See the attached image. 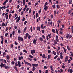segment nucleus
Instances as JSON below:
<instances>
[{
	"mask_svg": "<svg viewBox=\"0 0 73 73\" xmlns=\"http://www.w3.org/2000/svg\"><path fill=\"white\" fill-rule=\"evenodd\" d=\"M6 16V20H7L8 19V15H7Z\"/></svg>",
	"mask_w": 73,
	"mask_h": 73,
	"instance_id": "obj_55",
	"label": "nucleus"
},
{
	"mask_svg": "<svg viewBox=\"0 0 73 73\" xmlns=\"http://www.w3.org/2000/svg\"><path fill=\"white\" fill-rule=\"evenodd\" d=\"M33 42L34 45H36V39H34V40Z\"/></svg>",
	"mask_w": 73,
	"mask_h": 73,
	"instance_id": "obj_9",
	"label": "nucleus"
},
{
	"mask_svg": "<svg viewBox=\"0 0 73 73\" xmlns=\"http://www.w3.org/2000/svg\"><path fill=\"white\" fill-rule=\"evenodd\" d=\"M28 37L29 39H30L31 38V35H29V34L28 33H27L26 34V36H24V39H27Z\"/></svg>",
	"mask_w": 73,
	"mask_h": 73,
	"instance_id": "obj_2",
	"label": "nucleus"
},
{
	"mask_svg": "<svg viewBox=\"0 0 73 73\" xmlns=\"http://www.w3.org/2000/svg\"><path fill=\"white\" fill-rule=\"evenodd\" d=\"M42 58H45V54H43L42 56Z\"/></svg>",
	"mask_w": 73,
	"mask_h": 73,
	"instance_id": "obj_37",
	"label": "nucleus"
},
{
	"mask_svg": "<svg viewBox=\"0 0 73 73\" xmlns=\"http://www.w3.org/2000/svg\"><path fill=\"white\" fill-rule=\"evenodd\" d=\"M60 58L61 59H63V58H64V57H63V56H62V55H60Z\"/></svg>",
	"mask_w": 73,
	"mask_h": 73,
	"instance_id": "obj_34",
	"label": "nucleus"
},
{
	"mask_svg": "<svg viewBox=\"0 0 73 73\" xmlns=\"http://www.w3.org/2000/svg\"><path fill=\"white\" fill-rule=\"evenodd\" d=\"M3 63H1V64L0 65L1 67V68H3Z\"/></svg>",
	"mask_w": 73,
	"mask_h": 73,
	"instance_id": "obj_29",
	"label": "nucleus"
},
{
	"mask_svg": "<svg viewBox=\"0 0 73 73\" xmlns=\"http://www.w3.org/2000/svg\"><path fill=\"white\" fill-rule=\"evenodd\" d=\"M37 29L39 31H40V27L38 26H37Z\"/></svg>",
	"mask_w": 73,
	"mask_h": 73,
	"instance_id": "obj_11",
	"label": "nucleus"
},
{
	"mask_svg": "<svg viewBox=\"0 0 73 73\" xmlns=\"http://www.w3.org/2000/svg\"><path fill=\"white\" fill-rule=\"evenodd\" d=\"M35 52H36V50H31V53L32 55H33V54H34L33 53H35Z\"/></svg>",
	"mask_w": 73,
	"mask_h": 73,
	"instance_id": "obj_4",
	"label": "nucleus"
},
{
	"mask_svg": "<svg viewBox=\"0 0 73 73\" xmlns=\"http://www.w3.org/2000/svg\"><path fill=\"white\" fill-rule=\"evenodd\" d=\"M29 10V8H27L26 9V12H28V10Z\"/></svg>",
	"mask_w": 73,
	"mask_h": 73,
	"instance_id": "obj_59",
	"label": "nucleus"
},
{
	"mask_svg": "<svg viewBox=\"0 0 73 73\" xmlns=\"http://www.w3.org/2000/svg\"><path fill=\"white\" fill-rule=\"evenodd\" d=\"M42 33H45V32H44V30H42Z\"/></svg>",
	"mask_w": 73,
	"mask_h": 73,
	"instance_id": "obj_62",
	"label": "nucleus"
},
{
	"mask_svg": "<svg viewBox=\"0 0 73 73\" xmlns=\"http://www.w3.org/2000/svg\"><path fill=\"white\" fill-rule=\"evenodd\" d=\"M5 24L4 23H3L2 24V27H4L5 26Z\"/></svg>",
	"mask_w": 73,
	"mask_h": 73,
	"instance_id": "obj_36",
	"label": "nucleus"
},
{
	"mask_svg": "<svg viewBox=\"0 0 73 73\" xmlns=\"http://www.w3.org/2000/svg\"><path fill=\"white\" fill-rule=\"evenodd\" d=\"M54 43L55 44H57V41H56V40H54Z\"/></svg>",
	"mask_w": 73,
	"mask_h": 73,
	"instance_id": "obj_57",
	"label": "nucleus"
},
{
	"mask_svg": "<svg viewBox=\"0 0 73 73\" xmlns=\"http://www.w3.org/2000/svg\"><path fill=\"white\" fill-rule=\"evenodd\" d=\"M18 40L19 41H22V42H23V40H24V39L21 37L19 36L18 37Z\"/></svg>",
	"mask_w": 73,
	"mask_h": 73,
	"instance_id": "obj_3",
	"label": "nucleus"
},
{
	"mask_svg": "<svg viewBox=\"0 0 73 73\" xmlns=\"http://www.w3.org/2000/svg\"><path fill=\"white\" fill-rule=\"evenodd\" d=\"M51 57V55H48V58L47 59V61H48L49 59H50V58Z\"/></svg>",
	"mask_w": 73,
	"mask_h": 73,
	"instance_id": "obj_10",
	"label": "nucleus"
},
{
	"mask_svg": "<svg viewBox=\"0 0 73 73\" xmlns=\"http://www.w3.org/2000/svg\"><path fill=\"white\" fill-rule=\"evenodd\" d=\"M50 69L52 70V72H54V70L53 68V66H50Z\"/></svg>",
	"mask_w": 73,
	"mask_h": 73,
	"instance_id": "obj_18",
	"label": "nucleus"
},
{
	"mask_svg": "<svg viewBox=\"0 0 73 73\" xmlns=\"http://www.w3.org/2000/svg\"><path fill=\"white\" fill-rule=\"evenodd\" d=\"M28 60H29V61H32V59H31L30 58H28Z\"/></svg>",
	"mask_w": 73,
	"mask_h": 73,
	"instance_id": "obj_46",
	"label": "nucleus"
},
{
	"mask_svg": "<svg viewBox=\"0 0 73 73\" xmlns=\"http://www.w3.org/2000/svg\"><path fill=\"white\" fill-rule=\"evenodd\" d=\"M15 44L16 45H18V43H17V42L15 41Z\"/></svg>",
	"mask_w": 73,
	"mask_h": 73,
	"instance_id": "obj_38",
	"label": "nucleus"
},
{
	"mask_svg": "<svg viewBox=\"0 0 73 73\" xmlns=\"http://www.w3.org/2000/svg\"><path fill=\"white\" fill-rule=\"evenodd\" d=\"M8 33H6L5 35V37H7V36H8Z\"/></svg>",
	"mask_w": 73,
	"mask_h": 73,
	"instance_id": "obj_53",
	"label": "nucleus"
},
{
	"mask_svg": "<svg viewBox=\"0 0 73 73\" xmlns=\"http://www.w3.org/2000/svg\"><path fill=\"white\" fill-rule=\"evenodd\" d=\"M29 57H30V58H33V57L31 55H29Z\"/></svg>",
	"mask_w": 73,
	"mask_h": 73,
	"instance_id": "obj_30",
	"label": "nucleus"
},
{
	"mask_svg": "<svg viewBox=\"0 0 73 73\" xmlns=\"http://www.w3.org/2000/svg\"><path fill=\"white\" fill-rule=\"evenodd\" d=\"M48 53H51V50H48Z\"/></svg>",
	"mask_w": 73,
	"mask_h": 73,
	"instance_id": "obj_58",
	"label": "nucleus"
},
{
	"mask_svg": "<svg viewBox=\"0 0 73 73\" xmlns=\"http://www.w3.org/2000/svg\"><path fill=\"white\" fill-rule=\"evenodd\" d=\"M45 73H48V70H46L45 72Z\"/></svg>",
	"mask_w": 73,
	"mask_h": 73,
	"instance_id": "obj_64",
	"label": "nucleus"
},
{
	"mask_svg": "<svg viewBox=\"0 0 73 73\" xmlns=\"http://www.w3.org/2000/svg\"><path fill=\"white\" fill-rule=\"evenodd\" d=\"M21 59H23V56H21V58L20 56L19 57V61L21 60Z\"/></svg>",
	"mask_w": 73,
	"mask_h": 73,
	"instance_id": "obj_13",
	"label": "nucleus"
},
{
	"mask_svg": "<svg viewBox=\"0 0 73 73\" xmlns=\"http://www.w3.org/2000/svg\"><path fill=\"white\" fill-rule=\"evenodd\" d=\"M52 7L54 9L55 8V7H56V5L54 4L52 5Z\"/></svg>",
	"mask_w": 73,
	"mask_h": 73,
	"instance_id": "obj_26",
	"label": "nucleus"
},
{
	"mask_svg": "<svg viewBox=\"0 0 73 73\" xmlns=\"http://www.w3.org/2000/svg\"><path fill=\"white\" fill-rule=\"evenodd\" d=\"M11 64L13 65H14V64H15V62H14V61H12L11 62Z\"/></svg>",
	"mask_w": 73,
	"mask_h": 73,
	"instance_id": "obj_35",
	"label": "nucleus"
},
{
	"mask_svg": "<svg viewBox=\"0 0 73 73\" xmlns=\"http://www.w3.org/2000/svg\"><path fill=\"white\" fill-rule=\"evenodd\" d=\"M48 36L49 38H51V33H50V34H48Z\"/></svg>",
	"mask_w": 73,
	"mask_h": 73,
	"instance_id": "obj_15",
	"label": "nucleus"
},
{
	"mask_svg": "<svg viewBox=\"0 0 73 73\" xmlns=\"http://www.w3.org/2000/svg\"><path fill=\"white\" fill-rule=\"evenodd\" d=\"M63 49H64V51L65 52V53H66V50L65 48L64 47H63Z\"/></svg>",
	"mask_w": 73,
	"mask_h": 73,
	"instance_id": "obj_22",
	"label": "nucleus"
},
{
	"mask_svg": "<svg viewBox=\"0 0 73 73\" xmlns=\"http://www.w3.org/2000/svg\"><path fill=\"white\" fill-rule=\"evenodd\" d=\"M56 7L57 8H60V6H59V5H56Z\"/></svg>",
	"mask_w": 73,
	"mask_h": 73,
	"instance_id": "obj_50",
	"label": "nucleus"
},
{
	"mask_svg": "<svg viewBox=\"0 0 73 73\" xmlns=\"http://www.w3.org/2000/svg\"><path fill=\"white\" fill-rule=\"evenodd\" d=\"M70 73H73V70L72 69L70 70Z\"/></svg>",
	"mask_w": 73,
	"mask_h": 73,
	"instance_id": "obj_52",
	"label": "nucleus"
},
{
	"mask_svg": "<svg viewBox=\"0 0 73 73\" xmlns=\"http://www.w3.org/2000/svg\"><path fill=\"white\" fill-rule=\"evenodd\" d=\"M54 15H55V16H56V11L55 10L54 11Z\"/></svg>",
	"mask_w": 73,
	"mask_h": 73,
	"instance_id": "obj_48",
	"label": "nucleus"
},
{
	"mask_svg": "<svg viewBox=\"0 0 73 73\" xmlns=\"http://www.w3.org/2000/svg\"><path fill=\"white\" fill-rule=\"evenodd\" d=\"M19 67H20L21 66V64L20 63V61H18L17 62Z\"/></svg>",
	"mask_w": 73,
	"mask_h": 73,
	"instance_id": "obj_8",
	"label": "nucleus"
},
{
	"mask_svg": "<svg viewBox=\"0 0 73 73\" xmlns=\"http://www.w3.org/2000/svg\"><path fill=\"white\" fill-rule=\"evenodd\" d=\"M41 9H40L39 11L38 12V13L40 14L41 13Z\"/></svg>",
	"mask_w": 73,
	"mask_h": 73,
	"instance_id": "obj_43",
	"label": "nucleus"
},
{
	"mask_svg": "<svg viewBox=\"0 0 73 73\" xmlns=\"http://www.w3.org/2000/svg\"><path fill=\"white\" fill-rule=\"evenodd\" d=\"M69 4H72V0H70L69 1Z\"/></svg>",
	"mask_w": 73,
	"mask_h": 73,
	"instance_id": "obj_21",
	"label": "nucleus"
},
{
	"mask_svg": "<svg viewBox=\"0 0 73 73\" xmlns=\"http://www.w3.org/2000/svg\"><path fill=\"white\" fill-rule=\"evenodd\" d=\"M67 48L69 51L70 50V48H69V46H68V45L67 46Z\"/></svg>",
	"mask_w": 73,
	"mask_h": 73,
	"instance_id": "obj_23",
	"label": "nucleus"
},
{
	"mask_svg": "<svg viewBox=\"0 0 73 73\" xmlns=\"http://www.w3.org/2000/svg\"><path fill=\"white\" fill-rule=\"evenodd\" d=\"M52 31L53 33H56V31H55V30L53 29H52Z\"/></svg>",
	"mask_w": 73,
	"mask_h": 73,
	"instance_id": "obj_28",
	"label": "nucleus"
},
{
	"mask_svg": "<svg viewBox=\"0 0 73 73\" xmlns=\"http://www.w3.org/2000/svg\"><path fill=\"white\" fill-rule=\"evenodd\" d=\"M42 37L43 38V39H45V35H43L42 36Z\"/></svg>",
	"mask_w": 73,
	"mask_h": 73,
	"instance_id": "obj_40",
	"label": "nucleus"
},
{
	"mask_svg": "<svg viewBox=\"0 0 73 73\" xmlns=\"http://www.w3.org/2000/svg\"><path fill=\"white\" fill-rule=\"evenodd\" d=\"M12 34H13V36H14V35H15V31H13Z\"/></svg>",
	"mask_w": 73,
	"mask_h": 73,
	"instance_id": "obj_51",
	"label": "nucleus"
},
{
	"mask_svg": "<svg viewBox=\"0 0 73 73\" xmlns=\"http://www.w3.org/2000/svg\"><path fill=\"white\" fill-rule=\"evenodd\" d=\"M5 55H6V53H5V52H4L3 54V57H5L6 56H5Z\"/></svg>",
	"mask_w": 73,
	"mask_h": 73,
	"instance_id": "obj_14",
	"label": "nucleus"
},
{
	"mask_svg": "<svg viewBox=\"0 0 73 73\" xmlns=\"http://www.w3.org/2000/svg\"><path fill=\"white\" fill-rule=\"evenodd\" d=\"M52 53L54 55H56V52L54 51H53Z\"/></svg>",
	"mask_w": 73,
	"mask_h": 73,
	"instance_id": "obj_32",
	"label": "nucleus"
},
{
	"mask_svg": "<svg viewBox=\"0 0 73 73\" xmlns=\"http://www.w3.org/2000/svg\"><path fill=\"white\" fill-rule=\"evenodd\" d=\"M14 69H15L16 71V72H18V69H17V68L16 66H15V67H14Z\"/></svg>",
	"mask_w": 73,
	"mask_h": 73,
	"instance_id": "obj_17",
	"label": "nucleus"
},
{
	"mask_svg": "<svg viewBox=\"0 0 73 73\" xmlns=\"http://www.w3.org/2000/svg\"><path fill=\"white\" fill-rule=\"evenodd\" d=\"M44 10L45 11H47V10L48 9V7L47 6H46L45 5H44Z\"/></svg>",
	"mask_w": 73,
	"mask_h": 73,
	"instance_id": "obj_7",
	"label": "nucleus"
},
{
	"mask_svg": "<svg viewBox=\"0 0 73 73\" xmlns=\"http://www.w3.org/2000/svg\"><path fill=\"white\" fill-rule=\"evenodd\" d=\"M25 4V0H23V5H24Z\"/></svg>",
	"mask_w": 73,
	"mask_h": 73,
	"instance_id": "obj_19",
	"label": "nucleus"
},
{
	"mask_svg": "<svg viewBox=\"0 0 73 73\" xmlns=\"http://www.w3.org/2000/svg\"><path fill=\"white\" fill-rule=\"evenodd\" d=\"M21 10H22V8L19 9V12H21Z\"/></svg>",
	"mask_w": 73,
	"mask_h": 73,
	"instance_id": "obj_61",
	"label": "nucleus"
},
{
	"mask_svg": "<svg viewBox=\"0 0 73 73\" xmlns=\"http://www.w3.org/2000/svg\"><path fill=\"white\" fill-rule=\"evenodd\" d=\"M70 61H71V60H70L69 59L68 61V63H70Z\"/></svg>",
	"mask_w": 73,
	"mask_h": 73,
	"instance_id": "obj_60",
	"label": "nucleus"
},
{
	"mask_svg": "<svg viewBox=\"0 0 73 73\" xmlns=\"http://www.w3.org/2000/svg\"><path fill=\"white\" fill-rule=\"evenodd\" d=\"M18 33L19 34L20 33H21V31L20 30H18Z\"/></svg>",
	"mask_w": 73,
	"mask_h": 73,
	"instance_id": "obj_63",
	"label": "nucleus"
},
{
	"mask_svg": "<svg viewBox=\"0 0 73 73\" xmlns=\"http://www.w3.org/2000/svg\"><path fill=\"white\" fill-rule=\"evenodd\" d=\"M65 66L64 65L62 66V68H63V69H65Z\"/></svg>",
	"mask_w": 73,
	"mask_h": 73,
	"instance_id": "obj_42",
	"label": "nucleus"
},
{
	"mask_svg": "<svg viewBox=\"0 0 73 73\" xmlns=\"http://www.w3.org/2000/svg\"><path fill=\"white\" fill-rule=\"evenodd\" d=\"M50 24L51 27H53V22L52 21L51 22Z\"/></svg>",
	"mask_w": 73,
	"mask_h": 73,
	"instance_id": "obj_39",
	"label": "nucleus"
},
{
	"mask_svg": "<svg viewBox=\"0 0 73 73\" xmlns=\"http://www.w3.org/2000/svg\"><path fill=\"white\" fill-rule=\"evenodd\" d=\"M60 71L59 70H58V72H62V73H63V72H64V70H62V69H60Z\"/></svg>",
	"mask_w": 73,
	"mask_h": 73,
	"instance_id": "obj_16",
	"label": "nucleus"
},
{
	"mask_svg": "<svg viewBox=\"0 0 73 73\" xmlns=\"http://www.w3.org/2000/svg\"><path fill=\"white\" fill-rule=\"evenodd\" d=\"M56 30L57 34H58V30H57V29H56Z\"/></svg>",
	"mask_w": 73,
	"mask_h": 73,
	"instance_id": "obj_47",
	"label": "nucleus"
},
{
	"mask_svg": "<svg viewBox=\"0 0 73 73\" xmlns=\"http://www.w3.org/2000/svg\"><path fill=\"white\" fill-rule=\"evenodd\" d=\"M72 11H71V10H70L69 11L68 13V14H70V13H72Z\"/></svg>",
	"mask_w": 73,
	"mask_h": 73,
	"instance_id": "obj_41",
	"label": "nucleus"
},
{
	"mask_svg": "<svg viewBox=\"0 0 73 73\" xmlns=\"http://www.w3.org/2000/svg\"><path fill=\"white\" fill-rule=\"evenodd\" d=\"M15 66H18V64H17V63L16 62L15 63Z\"/></svg>",
	"mask_w": 73,
	"mask_h": 73,
	"instance_id": "obj_56",
	"label": "nucleus"
},
{
	"mask_svg": "<svg viewBox=\"0 0 73 73\" xmlns=\"http://www.w3.org/2000/svg\"><path fill=\"white\" fill-rule=\"evenodd\" d=\"M61 52V51H59L57 53V54L58 55H60V53Z\"/></svg>",
	"mask_w": 73,
	"mask_h": 73,
	"instance_id": "obj_44",
	"label": "nucleus"
},
{
	"mask_svg": "<svg viewBox=\"0 0 73 73\" xmlns=\"http://www.w3.org/2000/svg\"><path fill=\"white\" fill-rule=\"evenodd\" d=\"M32 66H33V67L32 71H35V67L38 66V64H32Z\"/></svg>",
	"mask_w": 73,
	"mask_h": 73,
	"instance_id": "obj_1",
	"label": "nucleus"
},
{
	"mask_svg": "<svg viewBox=\"0 0 73 73\" xmlns=\"http://www.w3.org/2000/svg\"><path fill=\"white\" fill-rule=\"evenodd\" d=\"M58 57V55H56L55 56V57H54V59H55V60L57 59V58Z\"/></svg>",
	"mask_w": 73,
	"mask_h": 73,
	"instance_id": "obj_25",
	"label": "nucleus"
},
{
	"mask_svg": "<svg viewBox=\"0 0 73 73\" xmlns=\"http://www.w3.org/2000/svg\"><path fill=\"white\" fill-rule=\"evenodd\" d=\"M27 21H26L25 22H24V24L25 25H26V24H27Z\"/></svg>",
	"mask_w": 73,
	"mask_h": 73,
	"instance_id": "obj_54",
	"label": "nucleus"
},
{
	"mask_svg": "<svg viewBox=\"0 0 73 73\" xmlns=\"http://www.w3.org/2000/svg\"><path fill=\"white\" fill-rule=\"evenodd\" d=\"M6 58L7 60H9L10 59V56L8 55L6 56Z\"/></svg>",
	"mask_w": 73,
	"mask_h": 73,
	"instance_id": "obj_12",
	"label": "nucleus"
},
{
	"mask_svg": "<svg viewBox=\"0 0 73 73\" xmlns=\"http://www.w3.org/2000/svg\"><path fill=\"white\" fill-rule=\"evenodd\" d=\"M20 16H19L18 18L16 20V23H18L19 21H20Z\"/></svg>",
	"mask_w": 73,
	"mask_h": 73,
	"instance_id": "obj_6",
	"label": "nucleus"
},
{
	"mask_svg": "<svg viewBox=\"0 0 73 73\" xmlns=\"http://www.w3.org/2000/svg\"><path fill=\"white\" fill-rule=\"evenodd\" d=\"M30 29L31 30V32H32L33 30H32V27L31 26V27L30 28Z\"/></svg>",
	"mask_w": 73,
	"mask_h": 73,
	"instance_id": "obj_45",
	"label": "nucleus"
},
{
	"mask_svg": "<svg viewBox=\"0 0 73 73\" xmlns=\"http://www.w3.org/2000/svg\"><path fill=\"white\" fill-rule=\"evenodd\" d=\"M4 68L5 69H9V68H10L9 67L6 66V65L5 64Z\"/></svg>",
	"mask_w": 73,
	"mask_h": 73,
	"instance_id": "obj_5",
	"label": "nucleus"
},
{
	"mask_svg": "<svg viewBox=\"0 0 73 73\" xmlns=\"http://www.w3.org/2000/svg\"><path fill=\"white\" fill-rule=\"evenodd\" d=\"M44 27V24H42L41 25V28H42V29H43V27Z\"/></svg>",
	"mask_w": 73,
	"mask_h": 73,
	"instance_id": "obj_33",
	"label": "nucleus"
},
{
	"mask_svg": "<svg viewBox=\"0 0 73 73\" xmlns=\"http://www.w3.org/2000/svg\"><path fill=\"white\" fill-rule=\"evenodd\" d=\"M11 16H12V14H10L9 16V19H10Z\"/></svg>",
	"mask_w": 73,
	"mask_h": 73,
	"instance_id": "obj_24",
	"label": "nucleus"
},
{
	"mask_svg": "<svg viewBox=\"0 0 73 73\" xmlns=\"http://www.w3.org/2000/svg\"><path fill=\"white\" fill-rule=\"evenodd\" d=\"M23 52L25 53H27V50H24Z\"/></svg>",
	"mask_w": 73,
	"mask_h": 73,
	"instance_id": "obj_49",
	"label": "nucleus"
},
{
	"mask_svg": "<svg viewBox=\"0 0 73 73\" xmlns=\"http://www.w3.org/2000/svg\"><path fill=\"white\" fill-rule=\"evenodd\" d=\"M66 37L67 38H69V34H67V35L66 36Z\"/></svg>",
	"mask_w": 73,
	"mask_h": 73,
	"instance_id": "obj_31",
	"label": "nucleus"
},
{
	"mask_svg": "<svg viewBox=\"0 0 73 73\" xmlns=\"http://www.w3.org/2000/svg\"><path fill=\"white\" fill-rule=\"evenodd\" d=\"M27 27H25L24 28V30H23L24 33V32H25V31H26V29H27Z\"/></svg>",
	"mask_w": 73,
	"mask_h": 73,
	"instance_id": "obj_27",
	"label": "nucleus"
},
{
	"mask_svg": "<svg viewBox=\"0 0 73 73\" xmlns=\"http://www.w3.org/2000/svg\"><path fill=\"white\" fill-rule=\"evenodd\" d=\"M39 40H40V41H43V40H44L43 38L41 37L39 38Z\"/></svg>",
	"mask_w": 73,
	"mask_h": 73,
	"instance_id": "obj_20",
	"label": "nucleus"
}]
</instances>
